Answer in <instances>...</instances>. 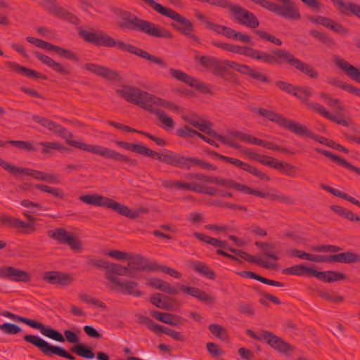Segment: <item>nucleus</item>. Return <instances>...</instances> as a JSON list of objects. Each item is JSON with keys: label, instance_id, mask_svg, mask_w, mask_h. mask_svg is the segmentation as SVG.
Wrapping results in <instances>:
<instances>
[{"label": "nucleus", "instance_id": "obj_47", "mask_svg": "<svg viewBox=\"0 0 360 360\" xmlns=\"http://www.w3.org/2000/svg\"><path fill=\"white\" fill-rule=\"evenodd\" d=\"M136 318L140 324L146 326L151 331L155 333L160 332L162 326L153 321L150 318L141 314H137Z\"/></svg>", "mask_w": 360, "mask_h": 360}, {"label": "nucleus", "instance_id": "obj_2", "mask_svg": "<svg viewBox=\"0 0 360 360\" xmlns=\"http://www.w3.org/2000/svg\"><path fill=\"white\" fill-rule=\"evenodd\" d=\"M32 120L53 133L65 139L66 143L70 146L79 148L84 151L97 154L105 158L127 163L131 166H136L137 165V161L136 160L130 159L127 155L121 154L115 150L98 145H91L80 141L72 140L73 134L72 133L69 132L68 129L62 125L57 124L48 118L34 115L32 116Z\"/></svg>", "mask_w": 360, "mask_h": 360}, {"label": "nucleus", "instance_id": "obj_22", "mask_svg": "<svg viewBox=\"0 0 360 360\" xmlns=\"http://www.w3.org/2000/svg\"><path fill=\"white\" fill-rule=\"evenodd\" d=\"M0 277L14 282H28L30 275L28 272L13 266L0 268Z\"/></svg>", "mask_w": 360, "mask_h": 360}, {"label": "nucleus", "instance_id": "obj_20", "mask_svg": "<svg viewBox=\"0 0 360 360\" xmlns=\"http://www.w3.org/2000/svg\"><path fill=\"white\" fill-rule=\"evenodd\" d=\"M0 226L22 229L25 234H30L36 231V227L32 223H26L20 219L15 218L5 213L0 214Z\"/></svg>", "mask_w": 360, "mask_h": 360}, {"label": "nucleus", "instance_id": "obj_17", "mask_svg": "<svg viewBox=\"0 0 360 360\" xmlns=\"http://www.w3.org/2000/svg\"><path fill=\"white\" fill-rule=\"evenodd\" d=\"M83 69L108 81H120L122 79L119 71L96 63H85Z\"/></svg>", "mask_w": 360, "mask_h": 360}, {"label": "nucleus", "instance_id": "obj_1", "mask_svg": "<svg viewBox=\"0 0 360 360\" xmlns=\"http://www.w3.org/2000/svg\"><path fill=\"white\" fill-rule=\"evenodd\" d=\"M79 35L86 42L93 44L96 46H104L106 47L117 46L121 51H124L134 54L151 63L157 64L162 68L168 69L169 75L178 81L184 82L190 86L194 87L197 90L201 91H205L206 90V85L204 83L200 82L198 79L188 75L181 70L168 68L167 63L161 58L152 55L148 51L132 44H127L122 40H115L114 38L101 30L91 32L86 30H81L79 31Z\"/></svg>", "mask_w": 360, "mask_h": 360}, {"label": "nucleus", "instance_id": "obj_53", "mask_svg": "<svg viewBox=\"0 0 360 360\" xmlns=\"http://www.w3.org/2000/svg\"><path fill=\"white\" fill-rule=\"evenodd\" d=\"M209 154L212 156H216L219 159L224 160L228 163L232 164L233 165L239 167L243 170L244 169L245 166H246V162H243L240 160L224 156L214 151L210 152Z\"/></svg>", "mask_w": 360, "mask_h": 360}, {"label": "nucleus", "instance_id": "obj_14", "mask_svg": "<svg viewBox=\"0 0 360 360\" xmlns=\"http://www.w3.org/2000/svg\"><path fill=\"white\" fill-rule=\"evenodd\" d=\"M44 4L41 6L50 15L62 20H67L72 24L79 25L80 22L79 19L74 14L70 13L65 8L59 6L57 4V0H43Z\"/></svg>", "mask_w": 360, "mask_h": 360}, {"label": "nucleus", "instance_id": "obj_12", "mask_svg": "<svg viewBox=\"0 0 360 360\" xmlns=\"http://www.w3.org/2000/svg\"><path fill=\"white\" fill-rule=\"evenodd\" d=\"M186 120L191 125H192L195 128H197L199 131L214 137L217 141H221L223 144L227 145L231 148L236 149H239L240 148V146L239 144L233 142L231 140L230 135L229 136H224L217 134L215 131H214L211 127L212 124L210 122H207V121L202 119H186Z\"/></svg>", "mask_w": 360, "mask_h": 360}, {"label": "nucleus", "instance_id": "obj_8", "mask_svg": "<svg viewBox=\"0 0 360 360\" xmlns=\"http://www.w3.org/2000/svg\"><path fill=\"white\" fill-rule=\"evenodd\" d=\"M18 319L27 326L34 329L39 330L42 335L55 341L64 342L66 340L69 343L75 345H77L79 342V338L78 335L75 332L72 330H64L63 336L59 331L54 330L49 326H46L41 322L25 317H20Z\"/></svg>", "mask_w": 360, "mask_h": 360}, {"label": "nucleus", "instance_id": "obj_27", "mask_svg": "<svg viewBox=\"0 0 360 360\" xmlns=\"http://www.w3.org/2000/svg\"><path fill=\"white\" fill-rule=\"evenodd\" d=\"M151 315L155 319L172 326L180 327L184 324V319L176 314L155 310L151 312Z\"/></svg>", "mask_w": 360, "mask_h": 360}, {"label": "nucleus", "instance_id": "obj_41", "mask_svg": "<svg viewBox=\"0 0 360 360\" xmlns=\"http://www.w3.org/2000/svg\"><path fill=\"white\" fill-rule=\"evenodd\" d=\"M70 352L74 354H76L77 355L81 357L88 359H91L95 356V354L93 352L91 348L87 347L84 344L79 343L77 345H74L70 348Z\"/></svg>", "mask_w": 360, "mask_h": 360}, {"label": "nucleus", "instance_id": "obj_32", "mask_svg": "<svg viewBox=\"0 0 360 360\" xmlns=\"http://www.w3.org/2000/svg\"><path fill=\"white\" fill-rule=\"evenodd\" d=\"M311 276L326 283L335 282L346 278V275L342 273L333 271H318L314 269Z\"/></svg>", "mask_w": 360, "mask_h": 360}, {"label": "nucleus", "instance_id": "obj_64", "mask_svg": "<svg viewBox=\"0 0 360 360\" xmlns=\"http://www.w3.org/2000/svg\"><path fill=\"white\" fill-rule=\"evenodd\" d=\"M213 75L224 78L226 72V65L224 60L217 59L212 69Z\"/></svg>", "mask_w": 360, "mask_h": 360}, {"label": "nucleus", "instance_id": "obj_48", "mask_svg": "<svg viewBox=\"0 0 360 360\" xmlns=\"http://www.w3.org/2000/svg\"><path fill=\"white\" fill-rule=\"evenodd\" d=\"M309 33L312 37L319 41L324 45L328 46H333L335 45L334 40L328 37V34L325 32H321L316 30H311Z\"/></svg>", "mask_w": 360, "mask_h": 360}, {"label": "nucleus", "instance_id": "obj_50", "mask_svg": "<svg viewBox=\"0 0 360 360\" xmlns=\"http://www.w3.org/2000/svg\"><path fill=\"white\" fill-rule=\"evenodd\" d=\"M191 191H194L198 193H204L211 196L219 195V190L214 187H207L195 182H192Z\"/></svg>", "mask_w": 360, "mask_h": 360}, {"label": "nucleus", "instance_id": "obj_35", "mask_svg": "<svg viewBox=\"0 0 360 360\" xmlns=\"http://www.w3.org/2000/svg\"><path fill=\"white\" fill-rule=\"evenodd\" d=\"M332 262L352 264L360 262V255L347 251L330 255Z\"/></svg>", "mask_w": 360, "mask_h": 360}, {"label": "nucleus", "instance_id": "obj_62", "mask_svg": "<svg viewBox=\"0 0 360 360\" xmlns=\"http://www.w3.org/2000/svg\"><path fill=\"white\" fill-rule=\"evenodd\" d=\"M200 134V132L192 129L186 125H184V127L176 130V134L181 138H193L195 136L199 137Z\"/></svg>", "mask_w": 360, "mask_h": 360}, {"label": "nucleus", "instance_id": "obj_40", "mask_svg": "<svg viewBox=\"0 0 360 360\" xmlns=\"http://www.w3.org/2000/svg\"><path fill=\"white\" fill-rule=\"evenodd\" d=\"M321 187L323 190L328 191V193L333 194V195L341 198L345 200H347L349 202H351L355 205H357L358 207H360V202L358 200H356V198H354V197L348 195L347 193L342 192L340 190L333 188L330 186H326L324 184L321 185Z\"/></svg>", "mask_w": 360, "mask_h": 360}, {"label": "nucleus", "instance_id": "obj_46", "mask_svg": "<svg viewBox=\"0 0 360 360\" xmlns=\"http://www.w3.org/2000/svg\"><path fill=\"white\" fill-rule=\"evenodd\" d=\"M2 141L4 143V146H3L2 147H6L7 144H9L16 147L17 148L21 150L27 152L34 151L37 150L36 148L32 145V143L29 141L17 140H8L6 141Z\"/></svg>", "mask_w": 360, "mask_h": 360}, {"label": "nucleus", "instance_id": "obj_25", "mask_svg": "<svg viewBox=\"0 0 360 360\" xmlns=\"http://www.w3.org/2000/svg\"><path fill=\"white\" fill-rule=\"evenodd\" d=\"M335 64L345 72L347 77L360 84V70L340 57H335Z\"/></svg>", "mask_w": 360, "mask_h": 360}, {"label": "nucleus", "instance_id": "obj_5", "mask_svg": "<svg viewBox=\"0 0 360 360\" xmlns=\"http://www.w3.org/2000/svg\"><path fill=\"white\" fill-rule=\"evenodd\" d=\"M246 57L269 65H279L285 63L311 79H316L319 76L317 71L311 65L296 58L286 49H275L271 52H266L249 46Z\"/></svg>", "mask_w": 360, "mask_h": 360}, {"label": "nucleus", "instance_id": "obj_29", "mask_svg": "<svg viewBox=\"0 0 360 360\" xmlns=\"http://www.w3.org/2000/svg\"><path fill=\"white\" fill-rule=\"evenodd\" d=\"M146 110L154 114L160 122V127L165 131H171L175 127V123L173 119L167 115L165 112L160 109L154 108L150 105L149 108H146Z\"/></svg>", "mask_w": 360, "mask_h": 360}, {"label": "nucleus", "instance_id": "obj_49", "mask_svg": "<svg viewBox=\"0 0 360 360\" xmlns=\"http://www.w3.org/2000/svg\"><path fill=\"white\" fill-rule=\"evenodd\" d=\"M309 33L312 37L319 41L324 45L328 46H333L335 45L334 40L328 37V34L325 32H321L316 30H311Z\"/></svg>", "mask_w": 360, "mask_h": 360}, {"label": "nucleus", "instance_id": "obj_52", "mask_svg": "<svg viewBox=\"0 0 360 360\" xmlns=\"http://www.w3.org/2000/svg\"><path fill=\"white\" fill-rule=\"evenodd\" d=\"M53 52H55L58 56L63 57L64 58L78 62L79 61V58L78 56L73 52L71 50L66 49L64 48H62L60 46L55 45V48L53 50Z\"/></svg>", "mask_w": 360, "mask_h": 360}, {"label": "nucleus", "instance_id": "obj_56", "mask_svg": "<svg viewBox=\"0 0 360 360\" xmlns=\"http://www.w3.org/2000/svg\"><path fill=\"white\" fill-rule=\"evenodd\" d=\"M35 188L59 198L65 197L64 192L59 188L51 187L44 184H36Z\"/></svg>", "mask_w": 360, "mask_h": 360}, {"label": "nucleus", "instance_id": "obj_36", "mask_svg": "<svg viewBox=\"0 0 360 360\" xmlns=\"http://www.w3.org/2000/svg\"><path fill=\"white\" fill-rule=\"evenodd\" d=\"M212 44L214 46L219 47L224 50L230 51L233 53H238L240 55H243L245 56H246V53L248 52V49L249 47L248 46H240V45H237V44L217 42V41H212Z\"/></svg>", "mask_w": 360, "mask_h": 360}, {"label": "nucleus", "instance_id": "obj_19", "mask_svg": "<svg viewBox=\"0 0 360 360\" xmlns=\"http://www.w3.org/2000/svg\"><path fill=\"white\" fill-rule=\"evenodd\" d=\"M0 166L4 168L5 170L15 175V176H20L21 174H24L26 176H32V178L43 181L44 177L45 172L35 170L30 168H24L20 167L15 165H11V163L6 162L4 159L0 158Z\"/></svg>", "mask_w": 360, "mask_h": 360}, {"label": "nucleus", "instance_id": "obj_44", "mask_svg": "<svg viewBox=\"0 0 360 360\" xmlns=\"http://www.w3.org/2000/svg\"><path fill=\"white\" fill-rule=\"evenodd\" d=\"M330 209L338 215L347 219L351 221H360V217L359 216L355 215L352 211L343 207L334 205L330 206Z\"/></svg>", "mask_w": 360, "mask_h": 360}, {"label": "nucleus", "instance_id": "obj_61", "mask_svg": "<svg viewBox=\"0 0 360 360\" xmlns=\"http://www.w3.org/2000/svg\"><path fill=\"white\" fill-rule=\"evenodd\" d=\"M263 253L266 257L274 260L277 261L280 259V251L277 249L276 245L274 243H269Z\"/></svg>", "mask_w": 360, "mask_h": 360}, {"label": "nucleus", "instance_id": "obj_60", "mask_svg": "<svg viewBox=\"0 0 360 360\" xmlns=\"http://www.w3.org/2000/svg\"><path fill=\"white\" fill-rule=\"evenodd\" d=\"M26 40L28 42L34 44L36 46L43 49H47V50L53 51L54 48H55V45L51 44L47 41H44V40L34 38V37H27L26 38Z\"/></svg>", "mask_w": 360, "mask_h": 360}, {"label": "nucleus", "instance_id": "obj_9", "mask_svg": "<svg viewBox=\"0 0 360 360\" xmlns=\"http://www.w3.org/2000/svg\"><path fill=\"white\" fill-rule=\"evenodd\" d=\"M195 15L199 20L205 23L206 28L208 30H210L219 34L225 36L229 39L237 40L243 43L250 44L252 42V38L250 36L240 32H238L229 27L212 22L206 15L198 11L195 13Z\"/></svg>", "mask_w": 360, "mask_h": 360}, {"label": "nucleus", "instance_id": "obj_21", "mask_svg": "<svg viewBox=\"0 0 360 360\" xmlns=\"http://www.w3.org/2000/svg\"><path fill=\"white\" fill-rule=\"evenodd\" d=\"M283 5L276 4L274 13L278 15L290 20H300L302 18L299 8L294 1L288 0Z\"/></svg>", "mask_w": 360, "mask_h": 360}, {"label": "nucleus", "instance_id": "obj_43", "mask_svg": "<svg viewBox=\"0 0 360 360\" xmlns=\"http://www.w3.org/2000/svg\"><path fill=\"white\" fill-rule=\"evenodd\" d=\"M296 127L300 129L297 130V132H294V134L296 135L306 136L307 137L312 138L317 142L326 146V143H327L328 139L321 136L315 135L309 129H308L307 127L302 125L300 123L297 124Z\"/></svg>", "mask_w": 360, "mask_h": 360}, {"label": "nucleus", "instance_id": "obj_30", "mask_svg": "<svg viewBox=\"0 0 360 360\" xmlns=\"http://www.w3.org/2000/svg\"><path fill=\"white\" fill-rule=\"evenodd\" d=\"M314 150L318 153L322 154L324 156L330 158L333 161L335 162L339 165L342 166V167L348 169L349 170L352 171V172H355L356 174L360 175V168L351 165L346 160L340 158V156L333 153L332 152H330L329 150L322 149L320 148H316Z\"/></svg>", "mask_w": 360, "mask_h": 360}, {"label": "nucleus", "instance_id": "obj_31", "mask_svg": "<svg viewBox=\"0 0 360 360\" xmlns=\"http://www.w3.org/2000/svg\"><path fill=\"white\" fill-rule=\"evenodd\" d=\"M44 279L52 285H67L72 281V278L59 271H47L44 274Z\"/></svg>", "mask_w": 360, "mask_h": 360}, {"label": "nucleus", "instance_id": "obj_63", "mask_svg": "<svg viewBox=\"0 0 360 360\" xmlns=\"http://www.w3.org/2000/svg\"><path fill=\"white\" fill-rule=\"evenodd\" d=\"M244 171H246L249 172L250 174L254 175L255 176L259 178L261 180L264 181H269L270 177L264 173L263 172L260 171L257 168L246 163V166H245V168L243 169Z\"/></svg>", "mask_w": 360, "mask_h": 360}, {"label": "nucleus", "instance_id": "obj_59", "mask_svg": "<svg viewBox=\"0 0 360 360\" xmlns=\"http://www.w3.org/2000/svg\"><path fill=\"white\" fill-rule=\"evenodd\" d=\"M237 310L239 313L248 316H253L255 314V310L251 303L240 302L238 304Z\"/></svg>", "mask_w": 360, "mask_h": 360}, {"label": "nucleus", "instance_id": "obj_7", "mask_svg": "<svg viewBox=\"0 0 360 360\" xmlns=\"http://www.w3.org/2000/svg\"><path fill=\"white\" fill-rule=\"evenodd\" d=\"M79 200L87 205L111 209L118 214L129 217V219H136L139 217L141 214L148 212L147 209L143 207L131 210L128 206L99 194L80 195Z\"/></svg>", "mask_w": 360, "mask_h": 360}, {"label": "nucleus", "instance_id": "obj_16", "mask_svg": "<svg viewBox=\"0 0 360 360\" xmlns=\"http://www.w3.org/2000/svg\"><path fill=\"white\" fill-rule=\"evenodd\" d=\"M257 112L262 117H264L278 125L288 129L292 133L297 132V130L299 129L296 127L298 124L297 122L285 118L282 115L274 111L260 108L257 110Z\"/></svg>", "mask_w": 360, "mask_h": 360}, {"label": "nucleus", "instance_id": "obj_42", "mask_svg": "<svg viewBox=\"0 0 360 360\" xmlns=\"http://www.w3.org/2000/svg\"><path fill=\"white\" fill-rule=\"evenodd\" d=\"M313 94L314 90L312 88L298 86H295L294 93L292 94L293 96H296L298 99L304 103L307 106L308 103H313L312 101H308V98L311 97Z\"/></svg>", "mask_w": 360, "mask_h": 360}, {"label": "nucleus", "instance_id": "obj_18", "mask_svg": "<svg viewBox=\"0 0 360 360\" xmlns=\"http://www.w3.org/2000/svg\"><path fill=\"white\" fill-rule=\"evenodd\" d=\"M262 335L266 344L278 352L288 354L295 350V347L292 345L285 342L281 338L276 335L272 332L262 330Z\"/></svg>", "mask_w": 360, "mask_h": 360}, {"label": "nucleus", "instance_id": "obj_3", "mask_svg": "<svg viewBox=\"0 0 360 360\" xmlns=\"http://www.w3.org/2000/svg\"><path fill=\"white\" fill-rule=\"evenodd\" d=\"M115 143L117 146L127 150L146 157L155 158L162 163L182 169L189 170L192 165H198L204 169H216V167L210 162L201 160L197 158L185 157L180 153L172 150H165L164 153H159L140 143H130L122 141H117Z\"/></svg>", "mask_w": 360, "mask_h": 360}, {"label": "nucleus", "instance_id": "obj_51", "mask_svg": "<svg viewBox=\"0 0 360 360\" xmlns=\"http://www.w3.org/2000/svg\"><path fill=\"white\" fill-rule=\"evenodd\" d=\"M192 182H184L181 181L165 180L162 186L167 189L176 188L177 189L191 191Z\"/></svg>", "mask_w": 360, "mask_h": 360}, {"label": "nucleus", "instance_id": "obj_34", "mask_svg": "<svg viewBox=\"0 0 360 360\" xmlns=\"http://www.w3.org/2000/svg\"><path fill=\"white\" fill-rule=\"evenodd\" d=\"M333 4L340 9V13L348 15L347 11L351 12L360 19V6L352 2L345 3L342 0H330Z\"/></svg>", "mask_w": 360, "mask_h": 360}, {"label": "nucleus", "instance_id": "obj_58", "mask_svg": "<svg viewBox=\"0 0 360 360\" xmlns=\"http://www.w3.org/2000/svg\"><path fill=\"white\" fill-rule=\"evenodd\" d=\"M318 295L320 297L333 303H340L344 301L342 296L338 295L334 292L321 290L318 292Z\"/></svg>", "mask_w": 360, "mask_h": 360}, {"label": "nucleus", "instance_id": "obj_55", "mask_svg": "<svg viewBox=\"0 0 360 360\" xmlns=\"http://www.w3.org/2000/svg\"><path fill=\"white\" fill-rule=\"evenodd\" d=\"M278 164L281 165H278V167H276L275 169L281 170L285 174L295 177L297 175L299 169L294 165H292L286 162H281L278 160Z\"/></svg>", "mask_w": 360, "mask_h": 360}, {"label": "nucleus", "instance_id": "obj_24", "mask_svg": "<svg viewBox=\"0 0 360 360\" xmlns=\"http://www.w3.org/2000/svg\"><path fill=\"white\" fill-rule=\"evenodd\" d=\"M307 108L338 124L345 127H347L349 124V121L342 117L330 114L323 105L318 103H308Z\"/></svg>", "mask_w": 360, "mask_h": 360}, {"label": "nucleus", "instance_id": "obj_39", "mask_svg": "<svg viewBox=\"0 0 360 360\" xmlns=\"http://www.w3.org/2000/svg\"><path fill=\"white\" fill-rule=\"evenodd\" d=\"M148 103L154 108H155V106H161L172 111H178L179 110V107L171 101L157 97L151 94H150Z\"/></svg>", "mask_w": 360, "mask_h": 360}, {"label": "nucleus", "instance_id": "obj_23", "mask_svg": "<svg viewBox=\"0 0 360 360\" xmlns=\"http://www.w3.org/2000/svg\"><path fill=\"white\" fill-rule=\"evenodd\" d=\"M127 261H129V263L127 267L129 268V276L131 277H133V276L131 275V271H155V269L154 264L151 266L148 265L147 259L139 255L130 254Z\"/></svg>", "mask_w": 360, "mask_h": 360}, {"label": "nucleus", "instance_id": "obj_10", "mask_svg": "<svg viewBox=\"0 0 360 360\" xmlns=\"http://www.w3.org/2000/svg\"><path fill=\"white\" fill-rule=\"evenodd\" d=\"M24 340L34 345L45 356H53L56 354L59 356L68 359L69 360H77L76 358L66 351L64 348L49 344L42 338L33 335H25L23 337Z\"/></svg>", "mask_w": 360, "mask_h": 360}, {"label": "nucleus", "instance_id": "obj_57", "mask_svg": "<svg viewBox=\"0 0 360 360\" xmlns=\"http://www.w3.org/2000/svg\"><path fill=\"white\" fill-rule=\"evenodd\" d=\"M193 269L210 279L215 278L214 272L208 266L202 262H195L193 266Z\"/></svg>", "mask_w": 360, "mask_h": 360}, {"label": "nucleus", "instance_id": "obj_26", "mask_svg": "<svg viewBox=\"0 0 360 360\" xmlns=\"http://www.w3.org/2000/svg\"><path fill=\"white\" fill-rule=\"evenodd\" d=\"M34 55L39 59L44 65H47L50 68H51L56 72L63 75H70V71L63 64L55 61L53 59L51 58L49 56L46 55H44L39 51L34 52Z\"/></svg>", "mask_w": 360, "mask_h": 360}, {"label": "nucleus", "instance_id": "obj_6", "mask_svg": "<svg viewBox=\"0 0 360 360\" xmlns=\"http://www.w3.org/2000/svg\"><path fill=\"white\" fill-rule=\"evenodd\" d=\"M119 15L120 21L118 25L122 29L139 30L150 37L157 38L171 39L172 37V33L168 30L150 21L139 18L130 12L120 11Z\"/></svg>", "mask_w": 360, "mask_h": 360}, {"label": "nucleus", "instance_id": "obj_45", "mask_svg": "<svg viewBox=\"0 0 360 360\" xmlns=\"http://www.w3.org/2000/svg\"><path fill=\"white\" fill-rule=\"evenodd\" d=\"M107 274L108 275H119V276H126L129 275V268L127 266H122L118 264L110 263L108 262L107 267Z\"/></svg>", "mask_w": 360, "mask_h": 360}, {"label": "nucleus", "instance_id": "obj_4", "mask_svg": "<svg viewBox=\"0 0 360 360\" xmlns=\"http://www.w3.org/2000/svg\"><path fill=\"white\" fill-rule=\"evenodd\" d=\"M185 178L190 181H197L200 183L213 184L222 187L233 188L240 193L254 195L262 198H268L270 200L278 201L280 202L293 205L295 200L290 195H284L278 190H274L273 192H262L255 190L245 184H240L231 179H225L219 176H207L201 173H187Z\"/></svg>", "mask_w": 360, "mask_h": 360}, {"label": "nucleus", "instance_id": "obj_33", "mask_svg": "<svg viewBox=\"0 0 360 360\" xmlns=\"http://www.w3.org/2000/svg\"><path fill=\"white\" fill-rule=\"evenodd\" d=\"M6 65L9 69L16 72L18 74L24 75L27 77H35L37 79H47V77L46 75H43L40 72H37L35 70L29 69L25 67H22L15 62L7 61V62H6Z\"/></svg>", "mask_w": 360, "mask_h": 360}, {"label": "nucleus", "instance_id": "obj_13", "mask_svg": "<svg viewBox=\"0 0 360 360\" xmlns=\"http://www.w3.org/2000/svg\"><path fill=\"white\" fill-rule=\"evenodd\" d=\"M234 20L240 25L250 29H255L259 25L257 16L239 4H233L230 11Z\"/></svg>", "mask_w": 360, "mask_h": 360}, {"label": "nucleus", "instance_id": "obj_15", "mask_svg": "<svg viewBox=\"0 0 360 360\" xmlns=\"http://www.w3.org/2000/svg\"><path fill=\"white\" fill-rule=\"evenodd\" d=\"M107 279L112 283V289L124 295L141 297L143 292L138 288L139 283L132 281H121L116 276L108 275Z\"/></svg>", "mask_w": 360, "mask_h": 360}, {"label": "nucleus", "instance_id": "obj_37", "mask_svg": "<svg viewBox=\"0 0 360 360\" xmlns=\"http://www.w3.org/2000/svg\"><path fill=\"white\" fill-rule=\"evenodd\" d=\"M47 235L51 238L57 240L59 244H66L72 234L63 228H57L48 231Z\"/></svg>", "mask_w": 360, "mask_h": 360}, {"label": "nucleus", "instance_id": "obj_38", "mask_svg": "<svg viewBox=\"0 0 360 360\" xmlns=\"http://www.w3.org/2000/svg\"><path fill=\"white\" fill-rule=\"evenodd\" d=\"M312 271H313L312 268L307 267L302 264L294 265L290 267L283 269L282 270L283 274H286V275H296V276L307 275L309 276H311Z\"/></svg>", "mask_w": 360, "mask_h": 360}, {"label": "nucleus", "instance_id": "obj_11", "mask_svg": "<svg viewBox=\"0 0 360 360\" xmlns=\"http://www.w3.org/2000/svg\"><path fill=\"white\" fill-rule=\"evenodd\" d=\"M117 94L127 101L140 106L146 110L150 106L148 103L150 93L131 86H124L117 90Z\"/></svg>", "mask_w": 360, "mask_h": 360}, {"label": "nucleus", "instance_id": "obj_28", "mask_svg": "<svg viewBox=\"0 0 360 360\" xmlns=\"http://www.w3.org/2000/svg\"><path fill=\"white\" fill-rule=\"evenodd\" d=\"M229 250L231 252H233V254H235L236 257H240L249 263H255V264H257L262 267H264L266 269H274L276 266V264H274L272 263H270L268 262H264V261L262 260L261 259H259L255 256L251 255L242 250L230 248H229Z\"/></svg>", "mask_w": 360, "mask_h": 360}, {"label": "nucleus", "instance_id": "obj_54", "mask_svg": "<svg viewBox=\"0 0 360 360\" xmlns=\"http://www.w3.org/2000/svg\"><path fill=\"white\" fill-rule=\"evenodd\" d=\"M320 97L322 98L328 105L337 110L343 111L345 110L344 107L340 104V101L338 98H332L329 94L321 92Z\"/></svg>", "mask_w": 360, "mask_h": 360}]
</instances>
